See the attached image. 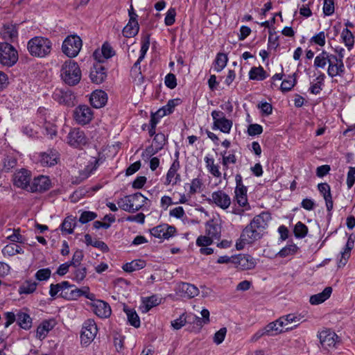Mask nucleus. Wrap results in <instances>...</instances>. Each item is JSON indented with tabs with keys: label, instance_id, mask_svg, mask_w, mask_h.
I'll list each match as a JSON object with an SVG mask.
<instances>
[{
	"label": "nucleus",
	"instance_id": "64",
	"mask_svg": "<svg viewBox=\"0 0 355 355\" xmlns=\"http://www.w3.org/2000/svg\"><path fill=\"white\" fill-rule=\"evenodd\" d=\"M318 189L324 199L331 197V187L327 182H322L318 184Z\"/></svg>",
	"mask_w": 355,
	"mask_h": 355
},
{
	"label": "nucleus",
	"instance_id": "24",
	"mask_svg": "<svg viewBox=\"0 0 355 355\" xmlns=\"http://www.w3.org/2000/svg\"><path fill=\"white\" fill-rule=\"evenodd\" d=\"M82 296L89 300H94L95 294L90 292V288L87 286L81 288L75 286L71 289V294L68 295L67 297H68V300H76Z\"/></svg>",
	"mask_w": 355,
	"mask_h": 355
},
{
	"label": "nucleus",
	"instance_id": "38",
	"mask_svg": "<svg viewBox=\"0 0 355 355\" xmlns=\"http://www.w3.org/2000/svg\"><path fill=\"white\" fill-rule=\"evenodd\" d=\"M269 76L267 72L261 67H252L249 71V79L252 80L261 81Z\"/></svg>",
	"mask_w": 355,
	"mask_h": 355
},
{
	"label": "nucleus",
	"instance_id": "21",
	"mask_svg": "<svg viewBox=\"0 0 355 355\" xmlns=\"http://www.w3.org/2000/svg\"><path fill=\"white\" fill-rule=\"evenodd\" d=\"M318 338L322 347L326 349L335 347L339 339L338 335L329 329L323 330L320 332Z\"/></svg>",
	"mask_w": 355,
	"mask_h": 355
},
{
	"label": "nucleus",
	"instance_id": "6",
	"mask_svg": "<svg viewBox=\"0 0 355 355\" xmlns=\"http://www.w3.org/2000/svg\"><path fill=\"white\" fill-rule=\"evenodd\" d=\"M93 56L98 62L94 64L90 69L89 78L91 81L95 84H101L103 83L107 78V69L102 65L103 60H100V53L98 50H96Z\"/></svg>",
	"mask_w": 355,
	"mask_h": 355
},
{
	"label": "nucleus",
	"instance_id": "17",
	"mask_svg": "<svg viewBox=\"0 0 355 355\" xmlns=\"http://www.w3.org/2000/svg\"><path fill=\"white\" fill-rule=\"evenodd\" d=\"M233 263L237 269L241 270H251L256 266L254 259L249 254H244L235 255Z\"/></svg>",
	"mask_w": 355,
	"mask_h": 355
},
{
	"label": "nucleus",
	"instance_id": "35",
	"mask_svg": "<svg viewBox=\"0 0 355 355\" xmlns=\"http://www.w3.org/2000/svg\"><path fill=\"white\" fill-rule=\"evenodd\" d=\"M17 323L24 330H29L32 327V318L27 313L19 311L17 313Z\"/></svg>",
	"mask_w": 355,
	"mask_h": 355
},
{
	"label": "nucleus",
	"instance_id": "7",
	"mask_svg": "<svg viewBox=\"0 0 355 355\" xmlns=\"http://www.w3.org/2000/svg\"><path fill=\"white\" fill-rule=\"evenodd\" d=\"M52 98L60 105L67 107H73L76 101V96L69 88H56L53 92Z\"/></svg>",
	"mask_w": 355,
	"mask_h": 355
},
{
	"label": "nucleus",
	"instance_id": "44",
	"mask_svg": "<svg viewBox=\"0 0 355 355\" xmlns=\"http://www.w3.org/2000/svg\"><path fill=\"white\" fill-rule=\"evenodd\" d=\"M228 57L224 53H218L214 61V69L216 72H220L227 65Z\"/></svg>",
	"mask_w": 355,
	"mask_h": 355
},
{
	"label": "nucleus",
	"instance_id": "12",
	"mask_svg": "<svg viewBox=\"0 0 355 355\" xmlns=\"http://www.w3.org/2000/svg\"><path fill=\"white\" fill-rule=\"evenodd\" d=\"M214 123L213 130H219L223 133H230L233 125L232 120L227 119L221 111L213 110L211 113Z\"/></svg>",
	"mask_w": 355,
	"mask_h": 355
},
{
	"label": "nucleus",
	"instance_id": "52",
	"mask_svg": "<svg viewBox=\"0 0 355 355\" xmlns=\"http://www.w3.org/2000/svg\"><path fill=\"white\" fill-rule=\"evenodd\" d=\"M329 57V54L327 51H322L321 53L315 57L314 66L316 68H324L326 64L329 63V60H331Z\"/></svg>",
	"mask_w": 355,
	"mask_h": 355
},
{
	"label": "nucleus",
	"instance_id": "4",
	"mask_svg": "<svg viewBox=\"0 0 355 355\" xmlns=\"http://www.w3.org/2000/svg\"><path fill=\"white\" fill-rule=\"evenodd\" d=\"M19 55L16 49L9 42H0V63L8 67L14 66Z\"/></svg>",
	"mask_w": 355,
	"mask_h": 355
},
{
	"label": "nucleus",
	"instance_id": "14",
	"mask_svg": "<svg viewBox=\"0 0 355 355\" xmlns=\"http://www.w3.org/2000/svg\"><path fill=\"white\" fill-rule=\"evenodd\" d=\"M236 187L234 189L235 198L240 207H245L248 205L247 198V187L243 184V178L238 173L235 176Z\"/></svg>",
	"mask_w": 355,
	"mask_h": 355
},
{
	"label": "nucleus",
	"instance_id": "56",
	"mask_svg": "<svg viewBox=\"0 0 355 355\" xmlns=\"http://www.w3.org/2000/svg\"><path fill=\"white\" fill-rule=\"evenodd\" d=\"M3 170L8 173L12 168H14L17 164V159L12 155H7L3 159Z\"/></svg>",
	"mask_w": 355,
	"mask_h": 355
},
{
	"label": "nucleus",
	"instance_id": "1",
	"mask_svg": "<svg viewBox=\"0 0 355 355\" xmlns=\"http://www.w3.org/2000/svg\"><path fill=\"white\" fill-rule=\"evenodd\" d=\"M26 49L32 57L46 58L51 54L53 42L49 37L35 36L28 41Z\"/></svg>",
	"mask_w": 355,
	"mask_h": 355
},
{
	"label": "nucleus",
	"instance_id": "36",
	"mask_svg": "<svg viewBox=\"0 0 355 355\" xmlns=\"http://www.w3.org/2000/svg\"><path fill=\"white\" fill-rule=\"evenodd\" d=\"M123 311L126 313L128 322L130 325L135 328L140 327L141 322L139 317L134 309L130 308L127 305H124Z\"/></svg>",
	"mask_w": 355,
	"mask_h": 355
},
{
	"label": "nucleus",
	"instance_id": "10",
	"mask_svg": "<svg viewBox=\"0 0 355 355\" xmlns=\"http://www.w3.org/2000/svg\"><path fill=\"white\" fill-rule=\"evenodd\" d=\"M73 118L77 124L86 125L94 119V112L87 105H79L73 112Z\"/></svg>",
	"mask_w": 355,
	"mask_h": 355
},
{
	"label": "nucleus",
	"instance_id": "39",
	"mask_svg": "<svg viewBox=\"0 0 355 355\" xmlns=\"http://www.w3.org/2000/svg\"><path fill=\"white\" fill-rule=\"evenodd\" d=\"M139 31V25L137 21H131L129 20L127 25L123 29V35L125 37L130 38L136 36Z\"/></svg>",
	"mask_w": 355,
	"mask_h": 355
},
{
	"label": "nucleus",
	"instance_id": "20",
	"mask_svg": "<svg viewBox=\"0 0 355 355\" xmlns=\"http://www.w3.org/2000/svg\"><path fill=\"white\" fill-rule=\"evenodd\" d=\"M181 102L182 101L179 98L170 99L166 105L162 107L155 112H151L150 118L154 116L159 122L160 119L163 116L173 113L175 107L180 104Z\"/></svg>",
	"mask_w": 355,
	"mask_h": 355
},
{
	"label": "nucleus",
	"instance_id": "5",
	"mask_svg": "<svg viewBox=\"0 0 355 355\" xmlns=\"http://www.w3.org/2000/svg\"><path fill=\"white\" fill-rule=\"evenodd\" d=\"M83 46L81 38L76 35L67 36L62 42V51L69 58H75Z\"/></svg>",
	"mask_w": 355,
	"mask_h": 355
},
{
	"label": "nucleus",
	"instance_id": "34",
	"mask_svg": "<svg viewBox=\"0 0 355 355\" xmlns=\"http://www.w3.org/2000/svg\"><path fill=\"white\" fill-rule=\"evenodd\" d=\"M99 166V159L94 158V160L89 161L88 164L83 170L79 171V176L83 181L87 179Z\"/></svg>",
	"mask_w": 355,
	"mask_h": 355
},
{
	"label": "nucleus",
	"instance_id": "57",
	"mask_svg": "<svg viewBox=\"0 0 355 355\" xmlns=\"http://www.w3.org/2000/svg\"><path fill=\"white\" fill-rule=\"evenodd\" d=\"M100 59L101 58V54L104 59H109L115 55V51L113 49L112 46L105 42L103 44L101 47V52H100Z\"/></svg>",
	"mask_w": 355,
	"mask_h": 355
},
{
	"label": "nucleus",
	"instance_id": "28",
	"mask_svg": "<svg viewBox=\"0 0 355 355\" xmlns=\"http://www.w3.org/2000/svg\"><path fill=\"white\" fill-rule=\"evenodd\" d=\"M205 233L212 240L219 241L221 236V225L214 219H211L205 223Z\"/></svg>",
	"mask_w": 355,
	"mask_h": 355
},
{
	"label": "nucleus",
	"instance_id": "40",
	"mask_svg": "<svg viewBox=\"0 0 355 355\" xmlns=\"http://www.w3.org/2000/svg\"><path fill=\"white\" fill-rule=\"evenodd\" d=\"M146 266V261L143 259H135L130 262L125 263L122 268L126 272H132L135 270H141Z\"/></svg>",
	"mask_w": 355,
	"mask_h": 355
},
{
	"label": "nucleus",
	"instance_id": "51",
	"mask_svg": "<svg viewBox=\"0 0 355 355\" xmlns=\"http://www.w3.org/2000/svg\"><path fill=\"white\" fill-rule=\"evenodd\" d=\"M299 250V248L295 243H292L290 245H287L284 247L277 254L279 257H286L290 255L295 254Z\"/></svg>",
	"mask_w": 355,
	"mask_h": 355
},
{
	"label": "nucleus",
	"instance_id": "27",
	"mask_svg": "<svg viewBox=\"0 0 355 355\" xmlns=\"http://www.w3.org/2000/svg\"><path fill=\"white\" fill-rule=\"evenodd\" d=\"M178 294L182 297L192 298L198 295L199 290L193 284L181 282L178 287Z\"/></svg>",
	"mask_w": 355,
	"mask_h": 355
},
{
	"label": "nucleus",
	"instance_id": "13",
	"mask_svg": "<svg viewBox=\"0 0 355 355\" xmlns=\"http://www.w3.org/2000/svg\"><path fill=\"white\" fill-rule=\"evenodd\" d=\"M87 305L92 308L93 312L100 318H108L112 314L110 304L104 300H97L96 295L94 300H90Z\"/></svg>",
	"mask_w": 355,
	"mask_h": 355
},
{
	"label": "nucleus",
	"instance_id": "47",
	"mask_svg": "<svg viewBox=\"0 0 355 355\" xmlns=\"http://www.w3.org/2000/svg\"><path fill=\"white\" fill-rule=\"evenodd\" d=\"M37 283L33 280H26L18 289L19 295L22 294H31L34 293L37 288Z\"/></svg>",
	"mask_w": 355,
	"mask_h": 355
},
{
	"label": "nucleus",
	"instance_id": "37",
	"mask_svg": "<svg viewBox=\"0 0 355 355\" xmlns=\"http://www.w3.org/2000/svg\"><path fill=\"white\" fill-rule=\"evenodd\" d=\"M143 313L148 312L153 307L159 305L161 302L160 300L156 295H153L150 297H142L141 299Z\"/></svg>",
	"mask_w": 355,
	"mask_h": 355
},
{
	"label": "nucleus",
	"instance_id": "9",
	"mask_svg": "<svg viewBox=\"0 0 355 355\" xmlns=\"http://www.w3.org/2000/svg\"><path fill=\"white\" fill-rule=\"evenodd\" d=\"M98 332L97 325L92 319L85 320L80 333V343L83 346H88L94 339Z\"/></svg>",
	"mask_w": 355,
	"mask_h": 355
},
{
	"label": "nucleus",
	"instance_id": "15",
	"mask_svg": "<svg viewBox=\"0 0 355 355\" xmlns=\"http://www.w3.org/2000/svg\"><path fill=\"white\" fill-rule=\"evenodd\" d=\"M150 234L157 239H168L176 234V228L168 224H162L149 230Z\"/></svg>",
	"mask_w": 355,
	"mask_h": 355
},
{
	"label": "nucleus",
	"instance_id": "60",
	"mask_svg": "<svg viewBox=\"0 0 355 355\" xmlns=\"http://www.w3.org/2000/svg\"><path fill=\"white\" fill-rule=\"evenodd\" d=\"M51 275V270L49 268H45L38 270L35 274V279L39 282L48 280Z\"/></svg>",
	"mask_w": 355,
	"mask_h": 355
},
{
	"label": "nucleus",
	"instance_id": "30",
	"mask_svg": "<svg viewBox=\"0 0 355 355\" xmlns=\"http://www.w3.org/2000/svg\"><path fill=\"white\" fill-rule=\"evenodd\" d=\"M1 35L6 42H13L18 37L17 26L12 24H3Z\"/></svg>",
	"mask_w": 355,
	"mask_h": 355
},
{
	"label": "nucleus",
	"instance_id": "23",
	"mask_svg": "<svg viewBox=\"0 0 355 355\" xmlns=\"http://www.w3.org/2000/svg\"><path fill=\"white\" fill-rule=\"evenodd\" d=\"M107 94L101 89L94 91L89 96V103L94 108H101L104 107L107 102Z\"/></svg>",
	"mask_w": 355,
	"mask_h": 355
},
{
	"label": "nucleus",
	"instance_id": "25",
	"mask_svg": "<svg viewBox=\"0 0 355 355\" xmlns=\"http://www.w3.org/2000/svg\"><path fill=\"white\" fill-rule=\"evenodd\" d=\"M262 236V232L251 224H248L241 232V237L246 238L248 241V244H252L256 241L261 239Z\"/></svg>",
	"mask_w": 355,
	"mask_h": 355
},
{
	"label": "nucleus",
	"instance_id": "2",
	"mask_svg": "<svg viewBox=\"0 0 355 355\" xmlns=\"http://www.w3.org/2000/svg\"><path fill=\"white\" fill-rule=\"evenodd\" d=\"M82 77V73L78 64L74 60H68L62 65L60 78L64 84L69 86L77 85Z\"/></svg>",
	"mask_w": 355,
	"mask_h": 355
},
{
	"label": "nucleus",
	"instance_id": "18",
	"mask_svg": "<svg viewBox=\"0 0 355 355\" xmlns=\"http://www.w3.org/2000/svg\"><path fill=\"white\" fill-rule=\"evenodd\" d=\"M31 172L26 168H21L14 174V185L28 191L31 184Z\"/></svg>",
	"mask_w": 355,
	"mask_h": 355
},
{
	"label": "nucleus",
	"instance_id": "62",
	"mask_svg": "<svg viewBox=\"0 0 355 355\" xmlns=\"http://www.w3.org/2000/svg\"><path fill=\"white\" fill-rule=\"evenodd\" d=\"M323 14L325 16H331L335 11V3L334 0H324Z\"/></svg>",
	"mask_w": 355,
	"mask_h": 355
},
{
	"label": "nucleus",
	"instance_id": "32",
	"mask_svg": "<svg viewBox=\"0 0 355 355\" xmlns=\"http://www.w3.org/2000/svg\"><path fill=\"white\" fill-rule=\"evenodd\" d=\"M344 73L345 66L341 59H338L336 64L333 61L329 60L327 73L329 77L334 78L336 76H342Z\"/></svg>",
	"mask_w": 355,
	"mask_h": 355
},
{
	"label": "nucleus",
	"instance_id": "58",
	"mask_svg": "<svg viewBox=\"0 0 355 355\" xmlns=\"http://www.w3.org/2000/svg\"><path fill=\"white\" fill-rule=\"evenodd\" d=\"M36 114L40 123H44L49 121L48 119L50 118L51 112L49 109L44 107H40L37 110Z\"/></svg>",
	"mask_w": 355,
	"mask_h": 355
},
{
	"label": "nucleus",
	"instance_id": "45",
	"mask_svg": "<svg viewBox=\"0 0 355 355\" xmlns=\"http://www.w3.org/2000/svg\"><path fill=\"white\" fill-rule=\"evenodd\" d=\"M214 159L209 156L205 157V162L208 171L215 178H220L221 172L219 171V166L214 164Z\"/></svg>",
	"mask_w": 355,
	"mask_h": 355
},
{
	"label": "nucleus",
	"instance_id": "54",
	"mask_svg": "<svg viewBox=\"0 0 355 355\" xmlns=\"http://www.w3.org/2000/svg\"><path fill=\"white\" fill-rule=\"evenodd\" d=\"M187 323L193 324V328L196 329V331H200L203 327L205 322L202 320L201 318L194 314L187 315Z\"/></svg>",
	"mask_w": 355,
	"mask_h": 355
},
{
	"label": "nucleus",
	"instance_id": "11",
	"mask_svg": "<svg viewBox=\"0 0 355 355\" xmlns=\"http://www.w3.org/2000/svg\"><path fill=\"white\" fill-rule=\"evenodd\" d=\"M67 139V144L74 148L83 149L88 144L85 132L79 128L71 129Z\"/></svg>",
	"mask_w": 355,
	"mask_h": 355
},
{
	"label": "nucleus",
	"instance_id": "42",
	"mask_svg": "<svg viewBox=\"0 0 355 355\" xmlns=\"http://www.w3.org/2000/svg\"><path fill=\"white\" fill-rule=\"evenodd\" d=\"M87 269L85 266H78L74 268L71 274L70 278L78 284L81 283L86 277Z\"/></svg>",
	"mask_w": 355,
	"mask_h": 355
},
{
	"label": "nucleus",
	"instance_id": "48",
	"mask_svg": "<svg viewBox=\"0 0 355 355\" xmlns=\"http://www.w3.org/2000/svg\"><path fill=\"white\" fill-rule=\"evenodd\" d=\"M341 38L347 49L350 51L354 46V35L352 31L347 28H344L341 33Z\"/></svg>",
	"mask_w": 355,
	"mask_h": 355
},
{
	"label": "nucleus",
	"instance_id": "55",
	"mask_svg": "<svg viewBox=\"0 0 355 355\" xmlns=\"http://www.w3.org/2000/svg\"><path fill=\"white\" fill-rule=\"evenodd\" d=\"M150 43V33H142L141 36V49L140 55L141 56H146V53L149 49Z\"/></svg>",
	"mask_w": 355,
	"mask_h": 355
},
{
	"label": "nucleus",
	"instance_id": "29",
	"mask_svg": "<svg viewBox=\"0 0 355 355\" xmlns=\"http://www.w3.org/2000/svg\"><path fill=\"white\" fill-rule=\"evenodd\" d=\"M270 220V214L268 211H262L260 214L255 216L250 224L263 232L267 227L268 222Z\"/></svg>",
	"mask_w": 355,
	"mask_h": 355
},
{
	"label": "nucleus",
	"instance_id": "22",
	"mask_svg": "<svg viewBox=\"0 0 355 355\" xmlns=\"http://www.w3.org/2000/svg\"><path fill=\"white\" fill-rule=\"evenodd\" d=\"M60 159V153L56 149L50 148L40 154V162L43 166H53Z\"/></svg>",
	"mask_w": 355,
	"mask_h": 355
},
{
	"label": "nucleus",
	"instance_id": "61",
	"mask_svg": "<svg viewBox=\"0 0 355 355\" xmlns=\"http://www.w3.org/2000/svg\"><path fill=\"white\" fill-rule=\"evenodd\" d=\"M43 128L45 130V135L50 139H53L57 135V127L55 124L51 121L43 123Z\"/></svg>",
	"mask_w": 355,
	"mask_h": 355
},
{
	"label": "nucleus",
	"instance_id": "63",
	"mask_svg": "<svg viewBox=\"0 0 355 355\" xmlns=\"http://www.w3.org/2000/svg\"><path fill=\"white\" fill-rule=\"evenodd\" d=\"M97 217V214L94 211H85L79 218V222L82 224L87 223Z\"/></svg>",
	"mask_w": 355,
	"mask_h": 355
},
{
	"label": "nucleus",
	"instance_id": "19",
	"mask_svg": "<svg viewBox=\"0 0 355 355\" xmlns=\"http://www.w3.org/2000/svg\"><path fill=\"white\" fill-rule=\"evenodd\" d=\"M207 201L209 204H215L223 209H227L231 204L230 197L222 190L213 192L211 198H207Z\"/></svg>",
	"mask_w": 355,
	"mask_h": 355
},
{
	"label": "nucleus",
	"instance_id": "46",
	"mask_svg": "<svg viewBox=\"0 0 355 355\" xmlns=\"http://www.w3.org/2000/svg\"><path fill=\"white\" fill-rule=\"evenodd\" d=\"M85 242L87 245H92L94 248L100 249L103 252H108L110 249L107 245L102 241H92V238L90 234H86L85 235Z\"/></svg>",
	"mask_w": 355,
	"mask_h": 355
},
{
	"label": "nucleus",
	"instance_id": "53",
	"mask_svg": "<svg viewBox=\"0 0 355 355\" xmlns=\"http://www.w3.org/2000/svg\"><path fill=\"white\" fill-rule=\"evenodd\" d=\"M2 252L8 256H13L17 254H23L24 250L19 245L15 243H9L2 249Z\"/></svg>",
	"mask_w": 355,
	"mask_h": 355
},
{
	"label": "nucleus",
	"instance_id": "49",
	"mask_svg": "<svg viewBox=\"0 0 355 355\" xmlns=\"http://www.w3.org/2000/svg\"><path fill=\"white\" fill-rule=\"evenodd\" d=\"M293 232L296 239H304L309 232V228L302 222L298 221L294 226Z\"/></svg>",
	"mask_w": 355,
	"mask_h": 355
},
{
	"label": "nucleus",
	"instance_id": "33",
	"mask_svg": "<svg viewBox=\"0 0 355 355\" xmlns=\"http://www.w3.org/2000/svg\"><path fill=\"white\" fill-rule=\"evenodd\" d=\"M331 293L332 288L327 286L321 293L311 295L309 299V302L313 305L320 304L329 299Z\"/></svg>",
	"mask_w": 355,
	"mask_h": 355
},
{
	"label": "nucleus",
	"instance_id": "41",
	"mask_svg": "<svg viewBox=\"0 0 355 355\" xmlns=\"http://www.w3.org/2000/svg\"><path fill=\"white\" fill-rule=\"evenodd\" d=\"M76 226V218L72 216H68L64 219L60 225V229L62 232H66L67 234H71L73 232V230Z\"/></svg>",
	"mask_w": 355,
	"mask_h": 355
},
{
	"label": "nucleus",
	"instance_id": "8",
	"mask_svg": "<svg viewBox=\"0 0 355 355\" xmlns=\"http://www.w3.org/2000/svg\"><path fill=\"white\" fill-rule=\"evenodd\" d=\"M297 326V325H295L293 327H288L284 329L277 326L275 321H273L259 329L254 334H253L251 338V341L256 342L263 336H275L283 332L291 331Z\"/></svg>",
	"mask_w": 355,
	"mask_h": 355
},
{
	"label": "nucleus",
	"instance_id": "59",
	"mask_svg": "<svg viewBox=\"0 0 355 355\" xmlns=\"http://www.w3.org/2000/svg\"><path fill=\"white\" fill-rule=\"evenodd\" d=\"M167 141V137L162 132H158L155 135L153 138V144L155 147L158 148V150H161L163 149Z\"/></svg>",
	"mask_w": 355,
	"mask_h": 355
},
{
	"label": "nucleus",
	"instance_id": "43",
	"mask_svg": "<svg viewBox=\"0 0 355 355\" xmlns=\"http://www.w3.org/2000/svg\"><path fill=\"white\" fill-rule=\"evenodd\" d=\"M296 73L288 75L286 78L284 79L281 85L280 90L283 92L291 91L297 84Z\"/></svg>",
	"mask_w": 355,
	"mask_h": 355
},
{
	"label": "nucleus",
	"instance_id": "50",
	"mask_svg": "<svg viewBox=\"0 0 355 355\" xmlns=\"http://www.w3.org/2000/svg\"><path fill=\"white\" fill-rule=\"evenodd\" d=\"M179 160H178V159H175L173 164L171 165V167L166 173V181L164 182L165 185L167 186L172 182V179L177 174V171L179 169Z\"/></svg>",
	"mask_w": 355,
	"mask_h": 355
},
{
	"label": "nucleus",
	"instance_id": "31",
	"mask_svg": "<svg viewBox=\"0 0 355 355\" xmlns=\"http://www.w3.org/2000/svg\"><path fill=\"white\" fill-rule=\"evenodd\" d=\"M55 324L54 319L42 321L37 328L36 337L40 340L44 338L47 334L53 329Z\"/></svg>",
	"mask_w": 355,
	"mask_h": 355
},
{
	"label": "nucleus",
	"instance_id": "16",
	"mask_svg": "<svg viewBox=\"0 0 355 355\" xmlns=\"http://www.w3.org/2000/svg\"><path fill=\"white\" fill-rule=\"evenodd\" d=\"M51 187V181L49 177L40 175L35 178L30 184L28 191L31 193H44Z\"/></svg>",
	"mask_w": 355,
	"mask_h": 355
},
{
	"label": "nucleus",
	"instance_id": "26",
	"mask_svg": "<svg viewBox=\"0 0 355 355\" xmlns=\"http://www.w3.org/2000/svg\"><path fill=\"white\" fill-rule=\"evenodd\" d=\"M355 235L351 234L347 239L345 248L343 251L340 252L341 257L338 262V267L341 268L346 265L350 257L351 251L354 246Z\"/></svg>",
	"mask_w": 355,
	"mask_h": 355
},
{
	"label": "nucleus",
	"instance_id": "3",
	"mask_svg": "<svg viewBox=\"0 0 355 355\" xmlns=\"http://www.w3.org/2000/svg\"><path fill=\"white\" fill-rule=\"evenodd\" d=\"M141 197H143V194L140 192L127 195L120 198L117 204L121 209L129 213H135L140 209H144V204L139 202Z\"/></svg>",
	"mask_w": 355,
	"mask_h": 355
}]
</instances>
